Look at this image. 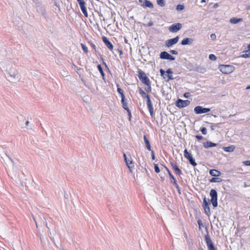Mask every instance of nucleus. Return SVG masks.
I'll list each match as a JSON object with an SVG mask.
<instances>
[{"mask_svg":"<svg viewBox=\"0 0 250 250\" xmlns=\"http://www.w3.org/2000/svg\"><path fill=\"white\" fill-rule=\"evenodd\" d=\"M210 128H211V129L212 130H214V127L213 126H210Z\"/></svg>","mask_w":250,"mask_h":250,"instance_id":"69168bd1","label":"nucleus"},{"mask_svg":"<svg viewBox=\"0 0 250 250\" xmlns=\"http://www.w3.org/2000/svg\"><path fill=\"white\" fill-rule=\"evenodd\" d=\"M190 103V102L189 100L178 99L176 102V105L179 108H183L188 105Z\"/></svg>","mask_w":250,"mask_h":250,"instance_id":"6e6552de","label":"nucleus"},{"mask_svg":"<svg viewBox=\"0 0 250 250\" xmlns=\"http://www.w3.org/2000/svg\"><path fill=\"white\" fill-rule=\"evenodd\" d=\"M81 10H82V12L84 14V15L86 17H88V14H87V12L85 6L83 7L82 8H81Z\"/></svg>","mask_w":250,"mask_h":250,"instance_id":"4c0bfd02","label":"nucleus"},{"mask_svg":"<svg viewBox=\"0 0 250 250\" xmlns=\"http://www.w3.org/2000/svg\"><path fill=\"white\" fill-rule=\"evenodd\" d=\"M216 146V144L208 141L204 143V146L206 148H208L210 147H214Z\"/></svg>","mask_w":250,"mask_h":250,"instance_id":"4be33fe9","label":"nucleus"},{"mask_svg":"<svg viewBox=\"0 0 250 250\" xmlns=\"http://www.w3.org/2000/svg\"><path fill=\"white\" fill-rule=\"evenodd\" d=\"M182 27V25L180 23H174L168 27V30L170 32L176 33L179 31Z\"/></svg>","mask_w":250,"mask_h":250,"instance_id":"39448f33","label":"nucleus"},{"mask_svg":"<svg viewBox=\"0 0 250 250\" xmlns=\"http://www.w3.org/2000/svg\"><path fill=\"white\" fill-rule=\"evenodd\" d=\"M103 41L109 50H112L113 49V45L106 37H103Z\"/></svg>","mask_w":250,"mask_h":250,"instance_id":"4468645a","label":"nucleus"},{"mask_svg":"<svg viewBox=\"0 0 250 250\" xmlns=\"http://www.w3.org/2000/svg\"><path fill=\"white\" fill-rule=\"evenodd\" d=\"M145 84L146 85L145 88V90L147 92H150L151 91L150 82H149V83H145Z\"/></svg>","mask_w":250,"mask_h":250,"instance_id":"473e14b6","label":"nucleus"},{"mask_svg":"<svg viewBox=\"0 0 250 250\" xmlns=\"http://www.w3.org/2000/svg\"><path fill=\"white\" fill-rule=\"evenodd\" d=\"M154 170L156 173H159L160 171V168L157 164L154 165Z\"/></svg>","mask_w":250,"mask_h":250,"instance_id":"79ce46f5","label":"nucleus"},{"mask_svg":"<svg viewBox=\"0 0 250 250\" xmlns=\"http://www.w3.org/2000/svg\"><path fill=\"white\" fill-rule=\"evenodd\" d=\"M210 196L211 197V202L214 208H216L218 206L217 202V192L216 190L214 189H211L210 191Z\"/></svg>","mask_w":250,"mask_h":250,"instance_id":"f03ea898","label":"nucleus"},{"mask_svg":"<svg viewBox=\"0 0 250 250\" xmlns=\"http://www.w3.org/2000/svg\"><path fill=\"white\" fill-rule=\"evenodd\" d=\"M119 52V53H120V55H122L123 54V52L121 50H118Z\"/></svg>","mask_w":250,"mask_h":250,"instance_id":"13d9d810","label":"nucleus"},{"mask_svg":"<svg viewBox=\"0 0 250 250\" xmlns=\"http://www.w3.org/2000/svg\"><path fill=\"white\" fill-rule=\"evenodd\" d=\"M205 239L208 250H216L212 240L208 234L205 235Z\"/></svg>","mask_w":250,"mask_h":250,"instance_id":"423d86ee","label":"nucleus"},{"mask_svg":"<svg viewBox=\"0 0 250 250\" xmlns=\"http://www.w3.org/2000/svg\"><path fill=\"white\" fill-rule=\"evenodd\" d=\"M184 156L185 158L188 159L190 157H191L192 156L190 155L187 149H186L184 150Z\"/></svg>","mask_w":250,"mask_h":250,"instance_id":"e433bc0d","label":"nucleus"},{"mask_svg":"<svg viewBox=\"0 0 250 250\" xmlns=\"http://www.w3.org/2000/svg\"><path fill=\"white\" fill-rule=\"evenodd\" d=\"M0 66L7 80L13 83H16L20 81V74L17 70L15 64L11 61H4L0 63Z\"/></svg>","mask_w":250,"mask_h":250,"instance_id":"f257e3e1","label":"nucleus"},{"mask_svg":"<svg viewBox=\"0 0 250 250\" xmlns=\"http://www.w3.org/2000/svg\"><path fill=\"white\" fill-rule=\"evenodd\" d=\"M193 41V40L191 38H185L183 39L181 42V44L185 45L187 44H191Z\"/></svg>","mask_w":250,"mask_h":250,"instance_id":"dca6fc26","label":"nucleus"},{"mask_svg":"<svg viewBox=\"0 0 250 250\" xmlns=\"http://www.w3.org/2000/svg\"><path fill=\"white\" fill-rule=\"evenodd\" d=\"M37 11L41 13L42 15H45L46 14L45 9L42 6L41 4H39L37 6Z\"/></svg>","mask_w":250,"mask_h":250,"instance_id":"f3484780","label":"nucleus"},{"mask_svg":"<svg viewBox=\"0 0 250 250\" xmlns=\"http://www.w3.org/2000/svg\"><path fill=\"white\" fill-rule=\"evenodd\" d=\"M170 165L172 168L175 171L177 174L179 175L182 174V171L179 168L175 163L170 162Z\"/></svg>","mask_w":250,"mask_h":250,"instance_id":"2eb2a0df","label":"nucleus"},{"mask_svg":"<svg viewBox=\"0 0 250 250\" xmlns=\"http://www.w3.org/2000/svg\"><path fill=\"white\" fill-rule=\"evenodd\" d=\"M243 164L246 166H250V161H243Z\"/></svg>","mask_w":250,"mask_h":250,"instance_id":"49530a36","label":"nucleus"},{"mask_svg":"<svg viewBox=\"0 0 250 250\" xmlns=\"http://www.w3.org/2000/svg\"><path fill=\"white\" fill-rule=\"evenodd\" d=\"M161 75L163 77L164 79H166L165 76L167 75V74H166V72L162 69H161L160 70Z\"/></svg>","mask_w":250,"mask_h":250,"instance_id":"37998d69","label":"nucleus"},{"mask_svg":"<svg viewBox=\"0 0 250 250\" xmlns=\"http://www.w3.org/2000/svg\"><path fill=\"white\" fill-rule=\"evenodd\" d=\"M174 186H175V187L178 190V191L179 192V194H181V190H180V188L178 185V184L177 183V185H174Z\"/></svg>","mask_w":250,"mask_h":250,"instance_id":"09e8293b","label":"nucleus"},{"mask_svg":"<svg viewBox=\"0 0 250 250\" xmlns=\"http://www.w3.org/2000/svg\"><path fill=\"white\" fill-rule=\"evenodd\" d=\"M203 207L205 211V214L209 216L210 214V209L209 207L208 203L207 202L206 198L205 197L203 199Z\"/></svg>","mask_w":250,"mask_h":250,"instance_id":"9d476101","label":"nucleus"},{"mask_svg":"<svg viewBox=\"0 0 250 250\" xmlns=\"http://www.w3.org/2000/svg\"><path fill=\"white\" fill-rule=\"evenodd\" d=\"M166 170L168 172V175L170 178V179L172 180V181L174 185H177V181L174 178V176L172 174L171 172L169 171V169L167 167H165Z\"/></svg>","mask_w":250,"mask_h":250,"instance_id":"aec40b11","label":"nucleus"},{"mask_svg":"<svg viewBox=\"0 0 250 250\" xmlns=\"http://www.w3.org/2000/svg\"><path fill=\"white\" fill-rule=\"evenodd\" d=\"M153 25V22L152 21H150L148 23V26L149 27L152 26Z\"/></svg>","mask_w":250,"mask_h":250,"instance_id":"6e6d98bb","label":"nucleus"},{"mask_svg":"<svg viewBox=\"0 0 250 250\" xmlns=\"http://www.w3.org/2000/svg\"><path fill=\"white\" fill-rule=\"evenodd\" d=\"M250 89V85L246 87V89Z\"/></svg>","mask_w":250,"mask_h":250,"instance_id":"338daca9","label":"nucleus"},{"mask_svg":"<svg viewBox=\"0 0 250 250\" xmlns=\"http://www.w3.org/2000/svg\"><path fill=\"white\" fill-rule=\"evenodd\" d=\"M210 38L212 40H214L216 39V35L215 34H211L210 35Z\"/></svg>","mask_w":250,"mask_h":250,"instance_id":"8fccbe9b","label":"nucleus"},{"mask_svg":"<svg viewBox=\"0 0 250 250\" xmlns=\"http://www.w3.org/2000/svg\"><path fill=\"white\" fill-rule=\"evenodd\" d=\"M160 58L162 59H166V60H169L170 61H174L175 60V58L174 57L172 56L167 52L166 51H163L161 53L160 55Z\"/></svg>","mask_w":250,"mask_h":250,"instance_id":"f8f14e48","label":"nucleus"},{"mask_svg":"<svg viewBox=\"0 0 250 250\" xmlns=\"http://www.w3.org/2000/svg\"><path fill=\"white\" fill-rule=\"evenodd\" d=\"M6 156H7L9 158V159L10 160V161H11L12 163H13V160H12L11 158H10V157H9L7 155V154H6Z\"/></svg>","mask_w":250,"mask_h":250,"instance_id":"680f3d73","label":"nucleus"},{"mask_svg":"<svg viewBox=\"0 0 250 250\" xmlns=\"http://www.w3.org/2000/svg\"><path fill=\"white\" fill-rule=\"evenodd\" d=\"M127 112L128 113V116H129V120H131V112H130L129 109L127 110Z\"/></svg>","mask_w":250,"mask_h":250,"instance_id":"3c124183","label":"nucleus"},{"mask_svg":"<svg viewBox=\"0 0 250 250\" xmlns=\"http://www.w3.org/2000/svg\"><path fill=\"white\" fill-rule=\"evenodd\" d=\"M124 157L125 158V161L126 164L127 166V167L130 168L132 167V161H130L126 157V155L125 154H124Z\"/></svg>","mask_w":250,"mask_h":250,"instance_id":"5701e85b","label":"nucleus"},{"mask_svg":"<svg viewBox=\"0 0 250 250\" xmlns=\"http://www.w3.org/2000/svg\"><path fill=\"white\" fill-rule=\"evenodd\" d=\"M248 50H250V43L248 45Z\"/></svg>","mask_w":250,"mask_h":250,"instance_id":"0e129e2a","label":"nucleus"},{"mask_svg":"<svg viewBox=\"0 0 250 250\" xmlns=\"http://www.w3.org/2000/svg\"><path fill=\"white\" fill-rule=\"evenodd\" d=\"M117 91L121 95V98H122V99L123 100L124 99H125V95L124 94V92H123V90L121 88L118 87V88H117Z\"/></svg>","mask_w":250,"mask_h":250,"instance_id":"2f4dec72","label":"nucleus"},{"mask_svg":"<svg viewBox=\"0 0 250 250\" xmlns=\"http://www.w3.org/2000/svg\"><path fill=\"white\" fill-rule=\"evenodd\" d=\"M243 19L242 18H232L230 19L229 22L232 24H236L239 22L242 21Z\"/></svg>","mask_w":250,"mask_h":250,"instance_id":"b1692460","label":"nucleus"},{"mask_svg":"<svg viewBox=\"0 0 250 250\" xmlns=\"http://www.w3.org/2000/svg\"><path fill=\"white\" fill-rule=\"evenodd\" d=\"M201 131L203 134L206 135L207 133V130L206 127H202L201 129Z\"/></svg>","mask_w":250,"mask_h":250,"instance_id":"a18cd8bd","label":"nucleus"},{"mask_svg":"<svg viewBox=\"0 0 250 250\" xmlns=\"http://www.w3.org/2000/svg\"><path fill=\"white\" fill-rule=\"evenodd\" d=\"M151 156H152V159L153 160H154V159H155V155H154V151H152V150H151Z\"/></svg>","mask_w":250,"mask_h":250,"instance_id":"864d4df0","label":"nucleus"},{"mask_svg":"<svg viewBox=\"0 0 250 250\" xmlns=\"http://www.w3.org/2000/svg\"><path fill=\"white\" fill-rule=\"evenodd\" d=\"M198 224L199 226H200V225L202 224V221L201 220H199L198 221Z\"/></svg>","mask_w":250,"mask_h":250,"instance_id":"4d7b16f0","label":"nucleus"},{"mask_svg":"<svg viewBox=\"0 0 250 250\" xmlns=\"http://www.w3.org/2000/svg\"><path fill=\"white\" fill-rule=\"evenodd\" d=\"M81 46H82V49H83V50L85 52V53H87L88 52V48L87 47L84 45L83 44V43H81Z\"/></svg>","mask_w":250,"mask_h":250,"instance_id":"a19ab883","label":"nucleus"},{"mask_svg":"<svg viewBox=\"0 0 250 250\" xmlns=\"http://www.w3.org/2000/svg\"><path fill=\"white\" fill-rule=\"evenodd\" d=\"M138 77L143 83L145 84L149 83V78L146 76L145 73L141 70L138 71Z\"/></svg>","mask_w":250,"mask_h":250,"instance_id":"20e7f679","label":"nucleus"},{"mask_svg":"<svg viewBox=\"0 0 250 250\" xmlns=\"http://www.w3.org/2000/svg\"><path fill=\"white\" fill-rule=\"evenodd\" d=\"M213 7L214 8H216L217 7H218V4L217 3H216L214 5Z\"/></svg>","mask_w":250,"mask_h":250,"instance_id":"e2e57ef3","label":"nucleus"},{"mask_svg":"<svg viewBox=\"0 0 250 250\" xmlns=\"http://www.w3.org/2000/svg\"><path fill=\"white\" fill-rule=\"evenodd\" d=\"M172 73V71L170 69H168L166 72V74H167V79L166 80V81L168 82L170 80H173V78L172 75H171Z\"/></svg>","mask_w":250,"mask_h":250,"instance_id":"412c9836","label":"nucleus"},{"mask_svg":"<svg viewBox=\"0 0 250 250\" xmlns=\"http://www.w3.org/2000/svg\"><path fill=\"white\" fill-rule=\"evenodd\" d=\"M157 4L161 7L165 5V1L164 0H157Z\"/></svg>","mask_w":250,"mask_h":250,"instance_id":"c9c22d12","label":"nucleus"},{"mask_svg":"<svg viewBox=\"0 0 250 250\" xmlns=\"http://www.w3.org/2000/svg\"><path fill=\"white\" fill-rule=\"evenodd\" d=\"M142 6L143 7H149V8H153V3L148 0H145L144 1V3L142 5Z\"/></svg>","mask_w":250,"mask_h":250,"instance_id":"a211bd4d","label":"nucleus"},{"mask_svg":"<svg viewBox=\"0 0 250 250\" xmlns=\"http://www.w3.org/2000/svg\"><path fill=\"white\" fill-rule=\"evenodd\" d=\"M189 93H185L184 94V96L186 97V98H188L189 97Z\"/></svg>","mask_w":250,"mask_h":250,"instance_id":"5fc2aeb1","label":"nucleus"},{"mask_svg":"<svg viewBox=\"0 0 250 250\" xmlns=\"http://www.w3.org/2000/svg\"><path fill=\"white\" fill-rule=\"evenodd\" d=\"M121 102L123 104V107L126 111L127 110H129V108L127 106V103L125 101V99H124L123 100L122 99Z\"/></svg>","mask_w":250,"mask_h":250,"instance_id":"c756f323","label":"nucleus"},{"mask_svg":"<svg viewBox=\"0 0 250 250\" xmlns=\"http://www.w3.org/2000/svg\"><path fill=\"white\" fill-rule=\"evenodd\" d=\"M77 1L80 5V8L85 6V2L84 0H79Z\"/></svg>","mask_w":250,"mask_h":250,"instance_id":"58836bf2","label":"nucleus"},{"mask_svg":"<svg viewBox=\"0 0 250 250\" xmlns=\"http://www.w3.org/2000/svg\"><path fill=\"white\" fill-rule=\"evenodd\" d=\"M196 138H197V140H202V139H203V136H199V135H197V136H196Z\"/></svg>","mask_w":250,"mask_h":250,"instance_id":"603ef678","label":"nucleus"},{"mask_svg":"<svg viewBox=\"0 0 250 250\" xmlns=\"http://www.w3.org/2000/svg\"><path fill=\"white\" fill-rule=\"evenodd\" d=\"M188 160L191 165L193 166H195L197 165L196 163L195 162L194 159L192 156L190 157Z\"/></svg>","mask_w":250,"mask_h":250,"instance_id":"f704fd0d","label":"nucleus"},{"mask_svg":"<svg viewBox=\"0 0 250 250\" xmlns=\"http://www.w3.org/2000/svg\"><path fill=\"white\" fill-rule=\"evenodd\" d=\"M29 124V121H26V123H25V125L26 126H27V125H28Z\"/></svg>","mask_w":250,"mask_h":250,"instance_id":"bf43d9fd","label":"nucleus"},{"mask_svg":"<svg viewBox=\"0 0 250 250\" xmlns=\"http://www.w3.org/2000/svg\"><path fill=\"white\" fill-rule=\"evenodd\" d=\"M139 93L143 98H146L149 96L141 88H139Z\"/></svg>","mask_w":250,"mask_h":250,"instance_id":"c85d7f7f","label":"nucleus"},{"mask_svg":"<svg viewBox=\"0 0 250 250\" xmlns=\"http://www.w3.org/2000/svg\"><path fill=\"white\" fill-rule=\"evenodd\" d=\"M33 219H34V221L35 223L37 222V221L35 220V218L34 217V216H33Z\"/></svg>","mask_w":250,"mask_h":250,"instance_id":"774afa93","label":"nucleus"},{"mask_svg":"<svg viewBox=\"0 0 250 250\" xmlns=\"http://www.w3.org/2000/svg\"><path fill=\"white\" fill-rule=\"evenodd\" d=\"M64 197L65 198H68V195L67 194H64Z\"/></svg>","mask_w":250,"mask_h":250,"instance_id":"052dcab7","label":"nucleus"},{"mask_svg":"<svg viewBox=\"0 0 250 250\" xmlns=\"http://www.w3.org/2000/svg\"><path fill=\"white\" fill-rule=\"evenodd\" d=\"M234 67L231 65H222L220 66V70L225 74H229L234 70Z\"/></svg>","mask_w":250,"mask_h":250,"instance_id":"7ed1b4c3","label":"nucleus"},{"mask_svg":"<svg viewBox=\"0 0 250 250\" xmlns=\"http://www.w3.org/2000/svg\"><path fill=\"white\" fill-rule=\"evenodd\" d=\"M210 110V108H204L201 106H197L194 109V111L197 114L207 113Z\"/></svg>","mask_w":250,"mask_h":250,"instance_id":"1a4fd4ad","label":"nucleus"},{"mask_svg":"<svg viewBox=\"0 0 250 250\" xmlns=\"http://www.w3.org/2000/svg\"><path fill=\"white\" fill-rule=\"evenodd\" d=\"M179 40V36H177L175 38H174L173 39H171L169 40H167L165 42V45L167 47H169L171 46L172 45L175 44L177 43Z\"/></svg>","mask_w":250,"mask_h":250,"instance_id":"9b49d317","label":"nucleus"},{"mask_svg":"<svg viewBox=\"0 0 250 250\" xmlns=\"http://www.w3.org/2000/svg\"><path fill=\"white\" fill-rule=\"evenodd\" d=\"M185 7L184 5L178 4L176 7V10L178 11H182L184 9Z\"/></svg>","mask_w":250,"mask_h":250,"instance_id":"ea45409f","label":"nucleus"},{"mask_svg":"<svg viewBox=\"0 0 250 250\" xmlns=\"http://www.w3.org/2000/svg\"><path fill=\"white\" fill-rule=\"evenodd\" d=\"M144 141L146 144V147L147 150H148L149 151H151V146H150L149 142L148 140V139H147L146 135L144 136Z\"/></svg>","mask_w":250,"mask_h":250,"instance_id":"a878e982","label":"nucleus"},{"mask_svg":"<svg viewBox=\"0 0 250 250\" xmlns=\"http://www.w3.org/2000/svg\"><path fill=\"white\" fill-rule=\"evenodd\" d=\"M147 101H146V104L147 105L148 109L149 110V111L150 112V115L151 117H153L154 113H153V108L152 106V104H151V102L149 96L146 98Z\"/></svg>","mask_w":250,"mask_h":250,"instance_id":"ddd939ff","label":"nucleus"},{"mask_svg":"<svg viewBox=\"0 0 250 250\" xmlns=\"http://www.w3.org/2000/svg\"><path fill=\"white\" fill-rule=\"evenodd\" d=\"M222 180L219 178L213 177L210 180V182L212 183H218L221 182Z\"/></svg>","mask_w":250,"mask_h":250,"instance_id":"72a5a7b5","label":"nucleus"},{"mask_svg":"<svg viewBox=\"0 0 250 250\" xmlns=\"http://www.w3.org/2000/svg\"><path fill=\"white\" fill-rule=\"evenodd\" d=\"M205 239L208 250H216L212 240L208 234L205 235Z\"/></svg>","mask_w":250,"mask_h":250,"instance_id":"0eeeda50","label":"nucleus"},{"mask_svg":"<svg viewBox=\"0 0 250 250\" xmlns=\"http://www.w3.org/2000/svg\"><path fill=\"white\" fill-rule=\"evenodd\" d=\"M170 52L172 54H174V55H177L178 54V52L176 50H171L170 51Z\"/></svg>","mask_w":250,"mask_h":250,"instance_id":"de8ad7c7","label":"nucleus"},{"mask_svg":"<svg viewBox=\"0 0 250 250\" xmlns=\"http://www.w3.org/2000/svg\"><path fill=\"white\" fill-rule=\"evenodd\" d=\"M235 148V147L234 146L231 145L229 146L224 147L223 149L226 152H233Z\"/></svg>","mask_w":250,"mask_h":250,"instance_id":"393cba45","label":"nucleus"},{"mask_svg":"<svg viewBox=\"0 0 250 250\" xmlns=\"http://www.w3.org/2000/svg\"><path fill=\"white\" fill-rule=\"evenodd\" d=\"M97 68H98V70L100 71L101 75L102 76L103 79L104 80V72L103 70V68H102L101 65L100 64L98 65Z\"/></svg>","mask_w":250,"mask_h":250,"instance_id":"7c9ffc66","label":"nucleus"},{"mask_svg":"<svg viewBox=\"0 0 250 250\" xmlns=\"http://www.w3.org/2000/svg\"><path fill=\"white\" fill-rule=\"evenodd\" d=\"M209 59L212 61H215L217 59L216 57L213 54H210L209 55Z\"/></svg>","mask_w":250,"mask_h":250,"instance_id":"c03bdc74","label":"nucleus"},{"mask_svg":"<svg viewBox=\"0 0 250 250\" xmlns=\"http://www.w3.org/2000/svg\"><path fill=\"white\" fill-rule=\"evenodd\" d=\"M241 57L244 58H250V50H247L244 51Z\"/></svg>","mask_w":250,"mask_h":250,"instance_id":"cd10ccee","label":"nucleus"},{"mask_svg":"<svg viewBox=\"0 0 250 250\" xmlns=\"http://www.w3.org/2000/svg\"><path fill=\"white\" fill-rule=\"evenodd\" d=\"M209 174L214 177H218L221 175V173L216 169H211L209 170Z\"/></svg>","mask_w":250,"mask_h":250,"instance_id":"6ab92c4d","label":"nucleus"},{"mask_svg":"<svg viewBox=\"0 0 250 250\" xmlns=\"http://www.w3.org/2000/svg\"><path fill=\"white\" fill-rule=\"evenodd\" d=\"M195 70L201 73H204L206 72V69L201 66H198L196 67Z\"/></svg>","mask_w":250,"mask_h":250,"instance_id":"bb28decb","label":"nucleus"}]
</instances>
